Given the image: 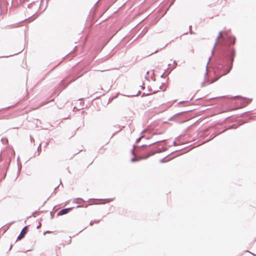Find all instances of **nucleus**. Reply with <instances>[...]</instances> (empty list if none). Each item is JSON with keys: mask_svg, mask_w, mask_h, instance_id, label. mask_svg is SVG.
Returning <instances> with one entry per match:
<instances>
[{"mask_svg": "<svg viewBox=\"0 0 256 256\" xmlns=\"http://www.w3.org/2000/svg\"><path fill=\"white\" fill-rule=\"evenodd\" d=\"M173 64H176V66L177 65V63H176V61L174 60V62H173Z\"/></svg>", "mask_w": 256, "mask_h": 256, "instance_id": "obj_23", "label": "nucleus"}, {"mask_svg": "<svg viewBox=\"0 0 256 256\" xmlns=\"http://www.w3.org/2000/svg\"><path fill=\"white\" fill-rule=\"evenodd\" d=\"M192 110H186L184 111L180 112H178L172 116V117H170L169 119V121H175L176 122L178 123H183L185 122L184 118L182 117L181 116L182 114H185L187 112L192 111Z\"/></svg>", "mask_w": 256, "mask_h": 256, "instance_id": "obj_4", "label": "nucleus"}, {"mask_svg": "<svg viewBox=\"0 0 256 256\" xmlns=\"http://www.w3.org/2000/svg\"><path fill=\"white\" fill-rule=\"evenodd\" d=\"M186 34H188V32H185V33H184L183 34H182L180 36H183V35Z\"/></svg>", "mask_w": 256, "mask_h": 256, "instance_id": "obj_25", "label": "nucleus"}, {"mask_svg": "<svg viewBox=\"0 0 256 256\" xmlns=\"http://www.w3.org/2000/svg\"><path fill=\"white\" fill-rule=\"evenodd\" d=\"M129 0V2L130 1V0Z\"/></svg>", "mask_w": 256, "mask_h": 256, "instance_id": "obj_40", "label": "nucleus"}, {"mask_svg": "<svg viewBox=\"0 0 256 256\" xmlns=\"http://www.w3.org/2000/svg\"><path fill=\"white\" fill-rule=\"evenodd\" d=\"M222 31L219 32L211 52L212 54H213L214 49L218 44V40L221 38L222 40V44L218 52H216L214 59V74L216 78L214 80H210L206 78V76L208 74L207 66L211 58V57H210L206 65L204 74L205 80L201 83L202 86H204L206 84H210L218 80L222 76L229 73L232 68L234 58L236 55V50L234 46L236 43V38L234 36L229 34L227 32L224 33L222 36Z\"/></svg>", "mask_w": 256, "mask_h": 256, "instance_id": "obj_1", "label": "nucleus"}, {"mask_svg": "<svg viewBox=\"0 0 256 256\" xmlns=\"http://www.w3.org/2000/svg\"><path fill=\"white\" fill-rule=\"evenodd\" d=\"M218 97H216V98H211L210 99H214V98H217Z\"/></svg>", "mask_w": 256, "mask_h": 256, "instance_id": "obj_34", "label": "nucleus"}, {"mask_svg": "<svg viewBox=\"0 0 256 256\" xmlns=\"http://www.w3.org/2000/svg\"><path fill=\"white\" fill-rule=\"evenodd\" d=\"M182 148L180 149V150H176L174 152L180 151V150H182Z\"/></svg>", "mask_w": 256, "mask_h": 256, "instance_id": "obj_29", "label": "nucleus"}, {"mask_svg": "<svg viewBox=\"0 0 256 256\" xmlns=\"http://www.w3.org/2000/svg\"><path fill=\"white\" fill-rule=\"evenodd\" d=\"M150 94H151V93L143 92L142 95V97H144V96H149Z\"/></svg>", "mask_w": 256, "mask_h": 256, "instance_id": "obj_14", "label": "nucleus"}, {"mask_svg": "<svg viewBox=\"0 0 256 256\" xmlns=\"http://www.w3.org/2000/svg\"><path fill=\"white\" fill-rule=\"evenodd\" d=\"M152 79L154 80H155V79H154V78H152Z\"/></svg>", "mask_w": 256, "mask_h": 256, "instance_id": "obj_35", "label": "nucleus"}, {"mask_svg": "<svg viewBox=\"0 0 256 256\" xmlns=\"http://www.w3.org/2000/svg\"><path fill=\"white\" fill-rule=\"evenodd\" d=\"M175 68H176V66H174V68H172V70H174Z\"/></svg>", "mask_w": 256, "mask_h": 256, "instance_id": "obj_37", "label": "nucleus"}, {"mask_svg": "<svg viewBox=\"0 0 256 256\" xmlns=\"http://www.w3.org/2000/svg\"><path fill=\"white\" fill-rule=\"evenodd\" d=\"M164 84V82H162V85H161V86H160V87H159V88H160V90H162L163 91L165 90H166V88H164V87L162 86V84Z\"/></svg>", "mask_w": 256, "mask_h": 256, "instance_id": "obj_15", "label": "nucleus"}, {"mask_svg": "<svg viewBox=\"0 0 256 256\" xmlns=\"http://www.w3.org/2000/svg\"><path fill=\"white\" fill-rule=\"evenodd\" d=\"M28 232V228L27 226H25L23 228L22 230L21 231V232L20 234L18 237V240H22L26 235V234Z\"/></svg>", "mask_w": 256, "mask_h": 256, "instance_id": "obj_5", "label": "nucleus"}, {"mask_svg": "<svg viewBox=\"0 0 256 256\" xmlns=\"http://www.w3.org/2000/svg\"><path fill=\"white\" fill-rule=\"evenodd\" d=\"M230 117V116H227V117L226 118V120L228 119Z\"/></svg>", "mask_w": 256, "mask_h": 256, "instance_id": "obj_30", "label": "nucleus"}, {"mask_svg": "<svg viewBox=\"0 0 256 256\" xmlns=\"http://www.w3.org/2000/svg\"><path fill=\"white\" fill-rule=\"evenodd\" d=\"M160 77L162 78H165L164 73V72L160 76Z\"/></svg>", "mask_w": 256, "mask_h": 256, "instance_id": "obj_20", "label": "nucleus"}, {"mask_svg": "<svg viewBox=\"0 0 256 256\" xmlns=\"http://www.w3.org/2000/svg\"><path fill=\"white\" fill-rule=\"evenodd\" d=\"M148 92H150V93H151V94H156V93L158 91V90H154L153 92H151L152 91V89L150 88H148Z\"/></svg>", "mask_w": 256, "mask_h": 256, "instance_id": "obj_12", "label": "nucleus"}, {"mask_svg": "<svg viewBox=\"0 0 256 256\" xmlns=\"http://www.w3.org/2000/svg\"><path fill=\"white\" fill-rule=\"evenodd\" d=\"M194 98V96H192L190 100H183V101H180V102H178V104H182V103H184V102H189L190 101H191Z\"/></svg>", "mask_w": 256, "mask_h": 256, "instance_id": "obj_10", "label": "nucleus"}, {"mask_svg": "<svg viewBox=\"0 0 256 256\" xmlns=\"http://www.w3.org/2000/svg\"><path fill=\"white\" fill-rule=\"evenodd\" d=\"M71 208H65V209L62 210H60L58 212V215H62V214H67L69 212V210Z\"/></svg>", "mask_w": 256, "mask_h": 256, "instance_id": "obj_7", "label": "nucleus"}, {"mask_svg": "<svg viewBox=\"0 0 256 256\" xmlns=\"http://www.w3.org/2000/svg\"><path fill=\"white\" fill-rule=\"evenodd\" d=\"M148 138H149V137H146V139H148Z\"/></svg>", "mask_w": 256, "mask_h": 256, "instance_id": "obj_36", "label": "nucleus"}, {"mask_svg": "<svg viewBox=\"0 0 256 256\" xmlns=\"http://www.w3.org/2000/svg\"><path fill=\"white\" fill-rule=\"evenodd\" d=\"M144 136H141L139 137L136 140V143H138V142H140V139H141L142 138H144Z\"/></svg>", "mask_w": 256, "mask_h": 256, "instance_id": "obj_16", "label": "nucleus"}, {"mask_svg": "<svg viewBox=\"0 0 256 256\" xmlns=\"http://www.w3.org/2000/svg\"><path fill=\"white\" fill-rule=\"evenodd\" d=\"M246 252H249V253H250V254H251L252 255H253V256H256V254H253V253H252V252H250V251H248V250H246Z\"/></svg>", "mask_w": 256, "mask_h": 256, "instance_id": "obj_18", "label": "nucleus"}, {"mask_svg": "<svg viewBox=\"0 0 256 256\" xmlns=\"http://www.w3.org/2000/svg\"><path fill=\"white\" fill-rule=\"evenodd\" d=\"M148 73H149V72H148H148H146V76H148Z\"/></svg>", "mask_w": 256, "mask_h": 256, "instance_id": "obj_31", "label": "nucleus"}, {"mask_svg": "<svg viewBox=\"0 0 256 256\" xmlns=\"http://www.w3.org/2000/svg\"><path fill=\"white\" fill-rule=\"evenodd\" d=\"M140 94H141V91L140 90H138L136 94L132 92L131 94H129V98L131 97V96L133 97V96H137Z\"/></svg>", "mask_w": 256, "mask_h": 256, "instance_id": "obj_8", "label": "nucleus"}, {"mask_svg": "<svg viewBox=\"0 0 256 256\" xmlns=\"http://www.w3.org/2000/svg\"><path fill=\"white\" fill-rule=\"evenodd\" d=\"M168 155L167 156L163 158H162L160 159V162H161V163H164V162H168L169 161L171 158L169 159V160H166V158L168 156Z\"/></svg>", "mask_w": 256, "mask_h": 256, "instance_id": "obj_9", "label": "nucleus"}, {"mask_svg": "<svg viewBox=\"0 0 256 256\" xmlns=\"http://www.w3.org/2000/svg\"><path fill=\"white\" fill-rule=\"evenodd\" d=\"M158 50H157L156 51H154V52H152L150 54V55H151V54H153L154 53H156V52H158Z\"/></svg>", "mask_w": 256, "mask_h": 256, "instance_id": "obj_21", "label": "nucleus"}, {"mask_svg": "<svg viewBox=\"0 0 256 256\" xmlns=\"http://www.w3.org/2000/svg\"><path fill=\"white\" fill-rule=\"evenodd\" d=\"M191 28H192V26H189V29H190V30H191Z\"/></svg>", "mask_w": 256, "mask_h": 256, "instance_id": "obj_28", "label": "nucleus"}, {"mask_svg": "<svg viewBox=\"0 0 256 256\" xmlns=\"http://www.w3.org/2000/svg\"><path fill=\"white\" fill-rule=\"evenodd\" d=\"M172 144L174 146H175L176 144V142L175 141H174Z\"/></svg>", "mask_w": 256, "mask_h": 256, "instance_id": "obj_26", "label": "nucleus"}, {"mask_svg": "<svg viewBox=\"0 0 256 256\" xmlns=\"http://www.w3.org/2000/svg\"><path fill=\"white\" fill-rule=\"evenodd\" d=\"M175 0H170V5H169V6H168V10L169 8H170V6H172L174 4V2Z\"/></svg>", "mask_w": 256, "mask_h": 256, "instance_id": "obj_13", "label": "nucleus"}, {"mask_svg": "<svg viewBox=\"0 0 256 256\" xmlns=\"http://www.w3.org/2000/svg\"><path fill=\"white\" fill-rule=\"evenodd\" d=\"M238 126L236 124H232L227 128H225L221 124L216 125L215 127L210 128L206 130H200L198 134L200 138H205V142H208L213 139L216 136L224 132L227 130L236 129Z\"/></svg>", "mask_w": 256, "mask_h": 256, "instance_id": "obj_3", "label": "nucleus"}, {"mask_svg": "<svg viewBox=\"0 0 256 256\" xmlns=\"http://www.w3.org/2000/svg\"><path fill=\"white\" fill-rule=\"evenodd\" d=\"M190 34H194V32L193 31L191 30H190Z\"/></svg>", "mask_w": 256, "mask_h": 256, "instance_id": "obj_19", "label": "nucleus"}, {"mask_svg": "<svg viewBox=\"0 0 256 256\" xmlns=\"http://www.w3.org/2000/svg\"><path fill=\"white\" fill-rule=\"evenodd\" d=\"M136 25L135 24H133L132 26V29L130 31H129V35H128V36H129V42H130V38H133L134 36V33L136 32V29L135 28L136 26Z\"/></svg>", "mask_w": 256, "mask_h": 256, "instance_id": "obj_6", "label": "nucleus"}, {"mask_svg": "<svg viewBox=\"0 0 256 256\" xmlns=\"http://www.w3.org/2000/svg\"><path fill=\"white\" fill-rule=\"evenodd\" d=\"M140 34H141V33L140 34L138 35L137 37H136L134 40H135L140 35Z\"/></svg>", "mask_w": 256, "mask_h": 256, "instance_id": "obj_24", "label": "nucleus"}, {"mask_svg": "<svg viewBox=\"0 0 256 256\" xmlns=\"http://www.w3.org/2000/svg\"><path fill=\"white\" fill-rule=\"evenodd\" d=\"M165 140H166L164 139L155 141L148 144H143L140 146H136L134 144H133L132 148L130 150V153L133 157L130 158V162H138L144 159H146L156 153H160L164 152L166 150V148L163 146L156 147L154 149L152 148L150 150H148V148L153 144Z\"/></svg>", "mask_w": 256, "mask_h": 256, "instance_id": "obj_2", "label": "nucleus"}, {"mask_svg": "<svg viewBox=\"0 0 256 256\" xmlns=\"http://www.w3.org/2000/svg\"><path fill=\"white\" fill-rule=\"evenodd\" d=\"M236 96H233L232 98H236Z\"/></svg>", "mask_w": 256, "mask_h": 256, "instance_id": "obj_33", "label": "nucleus"}, {"mask_svg": "<svg viewBox=\"0 0 256 256\" xmlns=\"http://www.w3.org/2000/svg\"><path fill=\"white\" fill-rule=\"evenodd\" d=\"M192 52H194V50H192Z\"/></svg>", "mask_w": 256, "mask_h": 256, "instance_id": "obj_38", "label": "nucleus"}, {"mask_svg": "<svg viewBox=\"0 0 256 256\" xmlns=\"http://www.w3.org/2000/svg\"><path fill=\"white\" fill-rule=\"evenodd\" d=\"M152 76H154V72H153L152 74Z\"/></svg>", "mask_w": 256, "mask_h": 256, "instance_id": "obj_39", "label": "nucleus"}, {"mask_svg": "<svg viewBox=\"0 0 256 256\" xmlns=\"http://www.w3.org/2000/svg\"><path fill=\"white\" fill-rule=\"evenodd\" d=\"M252 100V99H248L246 100V102H244V106H246L248 104H250Z\"/></svg>", "mask_w": 256, "mask_h": 256, "instance_id": "obj_11", "label": "nucleus"}, {"mask_svg": "<svg viewBox=\"0 0 256 256\" xmlns=\"http://www.w3.org/2000/svg\"><path fill=\"white\" fill-rule=\"evenodd\" d=\"M225 97H226V96H220V98H225Z\"/></svg>", "mask_w": 256, "mask_h": 256, "instance_id": "obj_32", "label": "nucleus"}, {"mask_svg": "<svg viewBox=\"0 0 256 256\" xmlns=\"http://www.w3.org/2000/svg\"><path fill=\"white\" fill-rule=\"evenodd\" d=\"M168 43H167L166 44H165V46L162 48H160V50H162V49L163 48H165L166 46H167L168 45Z\"/></svg>", "mask_w": 256, "mask_h": 256, "instance_id": "obj_22", "label": "nucleus"}, {"mask_svg": "<svg viewBox=\"0 0 256 256\" xmlns=\"http://www.w3.org/2000/svg\"><path fill=\"white\" fill-rule=\"evenodd\" d=\"M142 89H144L145 88L144 84L142 83V85L140 86Z\"/></svg>", "mask_w": 256, "mask_h": 256, "instance_id": "obj_17", "label": "nucleus"}, {"mask_svg": "<svg viewBox=\"0 0 256 256\" xmlns=\"http://www.w3.org/2000/svg\"><path fill=\"white\" fill-rule=\"evenodd\" d=\"M144 78H145V79H146V80H148V77H147V76H145V77H144Z\"/></svg>", "mask_w": 256, "mask_h": 256, "instance_id": "obj_27", "label": "nucleus"}]
</instances>
